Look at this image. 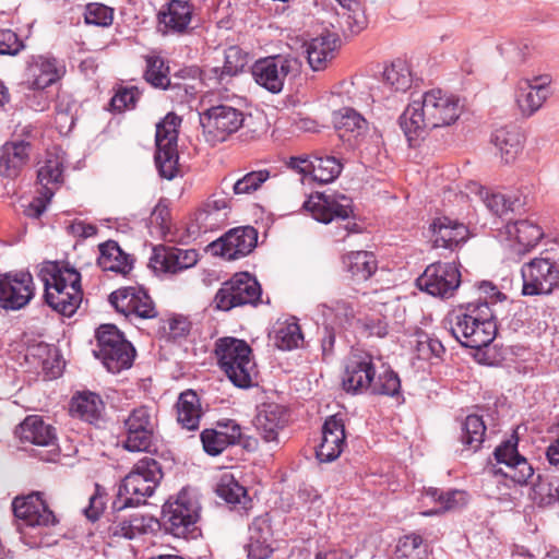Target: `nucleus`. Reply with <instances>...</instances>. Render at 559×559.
<instances>
[{
  "instance_id": "4be33fe9",
  "label": "nucleus",
  "mask_w": 559,
  "mask_h": 559,
  "mask_svg": "<svg viewBox=\"0 0 559 559\" xmlns=\"http://www.w3.org/2000/svg\"><path fill=\"white\" fill-rule=\"evenodd\" d=\"M111 510V514L108 518V532L111 536L133 539L140 535L158 532L157 519L153 515L143 514L138 511L127 513L126 510Z\"/></svg>"
},
{
  "instance_id": "09e8293b",
  "label": "nucleus",
  "mask_w": 559,
  "mask_h": 559,
  "mask_svg": "<svg viewBox=\"0 0 559 559\" xmlns=\"http://www.w3.org/2000/svg\"><path fill=\"white\" fill-rule=\"evenodd\" d=\"M216 493L227 503H241L247 498V490L231 475H223L216 488Z\"/></svg>"
},
{
  "instance_id": "e2e57ef3",
  "label": "nucleus",
  "mask_w": 559,
  "mask_h": 559,
  "mask_svg": "<svg viewBox=\"0 0 559 559\" xmlns=\"http://www.w3.org/2000/svg\"><path fill=\"white\" fill-rule=\"evenodd\" d=\"M106 493L102 492L98 484L95 485V492L90 497L88 506L84 509L85 516L92 521H97L105 509Z\"/></svg>"
},
{
  "instance_id": "5fc2aeb1",
  "label": "nucleus",
  "mask_w": 559,
  "mask_h": 559,
  "mask_svg": "<svg viewBox=\"0 0 559 559\" xmlns=\"http://www.w3.org/2000/svg\"><path fill=\"white\" fill-rule=\"evenodd\" d=\"M141 93L135 86L120 87L111 98L110 105L117 111L133 109Z\"/></svg>"
},
{
  "instance_id": "ea45409f",
  "label": "nucleus",
  "mask_w": 559,
  "mask_h": 559,
  "mask_svg": "<svg viewBox=\"0 0 559 559\" xmlns=\"http://www.w3.org/2000/svg\"><path fill=\"white\" fill-rule=\"evenodd\" d=\"M487 427L481 416L468 415L461 425L460 440L467 449L476 452L480 449Z\"/></svg>"
},
{
  "instance_id": "412c9836",
  "label": "nucleus",
  "mask_w": 559,
  "mask_h": 559,
  "mask_svg": "<svg viewBox=\"0 0 559 559\" xmlns=\"http://www.w3.org/2000/svg\"><path fill=\"white\" fill-rule=\"evenodd\" d=\"M302 209L323 224L335 218L346 219L353 213L352 200L342 193L314 192L304 202Z\"/></svg>"
},
{
  "instance_id": "1a4fd4ad",
  "label": "nucleus",
  "mask_w": 559,
  "mask_h": 559,
  "mask_svg": "<svg viewBox=\"0 0 559 559\" xmlns=\"http://www.w3.org/2000/svg\"><path fill=\"white\" fill-rule=\"evenodd\" d=\"M518 445L519 438L516 435H512L497 445L493 451L497 464L489 463L486 473L495 477H504L519 486L531 484L535 471L527 459L520 454Z\"/></svg>"
},
{
  "instance_id": "4c0bfd02",
  "label": "nucleus",
  "mask_w": 559,
  "mask_h": 559,
  "mask_svg": "<svg viewBox=\"0 0 559 559\" xmlns=\"http://www.w3.org/2000/svg\"><path fill=\"white\" fill-rule=\"evenodd\" d=\"M343 263L353 281H368L378 270L376 255L370 251H352L344 255Z\"/></svg>"
},
{
  "instance_id": "3c124183",
  "label": "nucleus",
  "mask_w": 559,
  "mask_h": 559,
  "mask_svg": "<svg viewBox=\"0 0 559 559\" xmlns=\"http://www.w3.org/2000/svg\"><path fill=\"white\" fill-rule=\"evenodd\" d=\"M269 178L267 169L250 171L234 182L231 188L235 194H249L257 191Z\"/></svg>"
},
{
  "instance_id": "e433bc0d",
  "label": "nucleus",
  "mask_w": 559,
  "mask_h": 559,
  "mask_svg": "<svg viewBox=\"0 0 559 559\" xmlns=\"http://www.w3.org/2000/svg\"><path fill=\"white\" fill-rule=\"evenodd\" d=\"M63 162L58 156H48L37 170L40 194L50 201L56 189L63 182Z\"/></svg>"
},
{
  "instance_id": "f704fd0d",
  "label": "nucleus",
  "mask_w": 559,
  "mask_h": 559,
  "mask_svg": "<svg viewBox=\"0 0 559 559\" xmlns=\"http://www.w3.org/2000/svg\"><path fill=\"white\" fill-rule=\"evenodd\" d=\"M159 23L175 33L187 31L192 19V4L186 0H170L167 10L158 14Z\"/></svg>"
},
{
  "instance_id": "37998d69",
  "label": "nucleus",
  "mask_w": 559,
  "mask_h": 559,
  "mask_svg": "<svg viewBox=\"0 0 559 559\" xmlns=\"http://www.w3.org/2000/svg\"><path fill=\"white\" fill-rule=\"evenodd\" d=\"M515 238L520 246L519 251L526 253L531 251L544 237L540 226L530 219H521L514 223Z\"/></svg>"
},
{
  "instance_id": "13d9d810",
  "label": "nucleus",
  "mask_w": 559,
  "mask_h": 559,
  "mask_svg": "<svg viewBox=\"0 0 559 559\" xmlns=\"http://www.w3.org/2000/svg\"><path fill=\"white\" fill-rule=\"evenodd\" d=\"M531 497L538 507L551 506L559 502V487L552 488L550 484H534Z\"/></svg>"
},
{
  "instance_id": "0eeeda50",
  "label": "nucleus",
  "mask_w": 559,
  "mask_h": 559,
  "mask_svg": "<svg viewBox=\"0 0 559 559\" xmlns=\"http://www.w3.org/2000/svg\"><path fill=\"white\" fill-rule=\"evenodd\" d=\"M214 353L219 368L235 386L248 389L253 385L252 349L246 341L229 336L221 337L215 342Z\"/></svg>"
},
{
  "instance_id": "6e6552de",
  "label": "nucleus",
  "mask_w": 559,
  "mask_h": 559,
  "mask_svg": "<svg viewBox=\"0 0 559 559\" xmlns=\"http://www.w3.org/2000/svg\"><path fill=\"white\" fill-rule=\"evenodd\" d=\"M95 337L97 349L94 355L109 372L119 373L132 366L135 349L115 324H102Z\"/></svg>"
},
{
  "instance_id": "a211bd4d",
  "label": "nucleus",
  "mask_w": 559,
  "mask_h": 559,
  "mask_svg": "<svg viewBox=\"0 0 559 559\" xmlns=\"http://www.w3.org/2000/svg\"><path fill=\"white\" fill-rule=\"evenodd\" d=\"M108 302L127 318L134 316L140 319H153L157 316L154 301L141 286L120 287L109 294Z\"/></svg>"
},
{
  "instance_id": "7c9ffc66",
  "label": "nucleus",
  "mask_w": 559,
  "mask_h": 559,
  "mask_svg": "<svg viewBox=\"0 0 559 559\" xmlns=\"http://www.w3.org/2000/svg\"><path fill=\"white\" fill-rule=\"evenodd\" d=\"M70 412L74 417L97 426L104 421L105 404L97 393L83 391L72 396Z\"/></svg>"
},
{
  "instance_id": "4d7b16f0",
  "label": "nucleus",
  "mask_w": 559,
  "mask_h": 559,
  "mask_svg": "<svg viewBox=\"0 0 559 559\" xmlns=\"http://www.w3.org/2000/svg\"><path fill=\"white\" fill-rule=\"evenodd\" d=\"M337 129L360 135L367 129V120L356 110L345 108L337 122Z\"/></svg>"
},
{
  "instance_id": "5701e85b",
  "label": "nucleus",
  "mask_w": 559,
  "mask_h": 559,
  "mask_svg": "<svg viewBox=\"0 0 559 559\" xmlns=\"http://www.w3.org/2000/svg\"><path fill=\"white\" fill-rule=\"evenodd\" d=\"M34 295L33 276L29 272L0 275V307L19 310L26 306Z\"/></svg>"
},
{
  "instance_id": "680f3d73",
  "label": "nucleus",
  "mask_w": 559,
  "mask_h": 559,
  "mask_svg": "<svg viewBox=\"0 0 559 559\" xmlns=\"http://www.w3.org/2000/svg\"><path fill=\"white\" fill-rule=\"evenodd\" d=\"M191 330V322L182 316H175L168 320L167 338L179 342L188 336Z\"/></svg>"
},
{
  "instance_id": "69168bd1",
  "label": "nucleus",
  "mask_w": 559,
  "mask_h": 559,
  "mask_svg": "<svg viewBox=\"0 0 559 559\" xmlns=\"http://www.w3.org/2000/svg\"><path fill=\"white\" fill-rule=\"evenodd\" d=\"M248 559H267L273 554L271 542L250 539L245 546Z\"/></svg>"
},
{
  "instance_id": "338daca9",
  "label": "nucleus",
  "mask_w": 559,
  "mask_h": 559,
  "mask_svg": "<svg viewBox=\"0 0 559 559\" xmlns=\"http://www.w3.org/2000/svg\"><path fill=\"white\" fill-rule=\"evenodd\" d=\"M167 90H170L171 92H174V97L179 103L191 102L198 93L197 87L192 84L181 83V82H171V81H170V85L167 86Z\"/></svg>"
},
{
  "instance_id": "c9c22d12",
  "label": "nucleus",
  "mask_w": 559,
  "mask_h": 559,
  "mask_svg": "<svg viewBox=\"0 0 559 559\" xmlns=\"http://www.w3.org/2000/svg\"><path fill=\"white\" fill-rule=\"evenodd\" d=\"M491 141L500 151L504 163L513 162L523 150L524 135L515 126L498 129L492 134Z\"/></svg>"
},
{
  "instance_id": "f8f14e48",
  "label": "nucleus",
  "mask_w": 559,
  "mask_h": 559,
  "mask_svg": "<svg viewBox=\"0 0 559 559\" xmlns=\"http://www.w3.org/2000/svg\"><path fill=\"white\" fill-rule=\"evenodd\" d=\"M299 67L298 59L293 56L274 55L257 60L251 73L257 84L272 94H278L284 88L286 78L295 76Z\"/></svg>"
},
{
  "instance_id": "39448f33",
  "label": "nucleus",
  "mask_w": 559,
  "mask_h": 559,
  "mask_svg": "<svg viewBox=\"0 0 559 559\" xmlns=\"http://www.w3.org/2000/svg\"><path fill=\"white\" fill-rule=\"evenodd\" d=\"M164 477L160 462L151 456H143L122 479L117 498L111 509L123 511L146 502Z\"/></svg>"
},
{
  "instance_id": "6e6d98bb",
  "label": "nucleus",
  "mask_w": 559,
  "mask_h": 559,
  "mask_svg": "<svg viewBox=\"0 0 559 559\" xmlns=\"http://www.w3.org/2000/svg\"><path fill=\"white\" fill-rule=\"evenodd\" d=\"M25 43L10 28L0 29V56H16L25 49Z\"/></svg>"
},
{
  "instance_id": "49530a36",
  "label": "nucleus",
  "mask_w": 559,
  "mask_h": 559,
  "mask_svg": "<svg viewBox=\"0 0 559 559\" xmlns=\"http://www.w3.org/2000/svg\"><path fill=\"white\" fill-rule=\"evenodd\" d=\"M344 12V20L350 35H356L367 27V17L358 0H336Z\"/></svg>"
},
{
  "instance_id": "20e7f679",
  "label": "nucleus",
  "mask_w": 559,
  "mask_h": 559,
  "mask_svg": "<svg viewBox=\"0 0 559 559\" xmlns=\"http://www.w3.org/2000/svg\"><path fill=\"white\" fill-rule=\"evenodd\" d=\"M39 278L45 287V301L62 316H73L83 300L80 272L69 263L44 262Z\"/></svg>"
},
{
  "instance_id": "c85d7f7f",
  "label": "nucleus",
  "mask_w": 559,
  "mask_h": 559,
  "mask_svg": "<svg viewBox=\"0 0 559 559\" xmlns=\"http://www.w3.org/2000/svg\"><path fill=\"white\" fill-rule=\"evenodd\" d=\"M288 421L287 411L277 403H263L258 406L254 426L265 442L277 441L278 432Z\"/></svg>"
},
{
  "instance_id": "b1692460",
  "label": "nucleus",
  "mask_w": 559,
  "mask_h": 559,
  "mask_svg": "<svg viewBox=\"0 0 559 559\" xmlns=\"http://www.w3.org/2000/svg\"><path fill=\"white\" fill-rule=\"evenodd\" d=\"M33 144L29 140H11L0 146V177L19 178L29 163Z\"/></svg>"
},
{
  "instance_id": "de8ad7c7",
  "label": "nucleus",
  "mask_w": 559,
  "mask_h": 559,
  "mask_svg": "<svg viewBox=\"0 0 559 559\" xmlns=\"http://www.w3.org/2000/svg\"><path fill=\"white\" fill-rule=\"evenodd\" d=\"M200 439L204 452L211 456H217L229 445H235V436H223L217 427L204 429L200 435Z\"/></svg>"
},
{
  "instance_id": "a878e982",
  "label": "nucleus",
  "mask_w": 559,
  "mask_h": 559,
  "mask_svg": "<svg viewBox=\"0 0 559 559\" xmlns=\"http://www.w3.org/2000/svg\"><path fill=\"white\" fill-rule=\"evenodd\" d=\"M346 445L345 425L337 415L328 417L322 426V438L316 456L322 463L335 461Z\"/></svg>"
},
{
  "instance_id": "79ce46f5",
  "label": "nucleus",
  "mask_w": 559,
  "mask_h": 559,
  "mask_svg": "<svg viewBox=\"0 0 559 559\" xmlns=\"http://www.w3.org/2000/svg\"><path fill=\"white\" fill-rule=\"evenodd\" d=\"M383 80L395 92H406L413 82L409 66L403 59L394 60L384 69Z\"/></svg>"
},
{
  "instance_id": "0e129e2a",
  "label": "nucleus",
  "mask_w": 559,
  "mask_h": 559,
  "mask_svg": "<svg viewBox=\"0 0 559 559\" xmlns=\"http://www.w3.org/2000/svg\"><path fill=\"white\" fill-rule=\"evenodd\" d=\"M358 322L370 336L384 337L388 334V322L383 317L367 316Z\"/></svg>"
},
{
  "instance_id": "603ef678",
  "label": "nucleus",
  "mask_w": 559,
  "mask_h": 559,
  "mask_svg": "<svg viewBox=\"0 0 559 559\" xmlns=\"http://www.w3.org/2000/svg\"><path fill=\"white\" fill-rule=\"evenodd\" d=\"M484 203L492 214L499 217H502L509 212H514L518 207L523 205L519 198L511 199L502 193L487 194Z\"/></svg>"
},
{
  "instance_id": "f03ea898",
  "label": "nucleus",
  "mask_w": 559,
  "mask_h": 559,
  "mask_svg": "<svg viewBox=\"0 0 559 559\" xmlns=\"http://www.w3.org/2000/svg\"><path fill=\"white\" fill-rule=\"evenodd\" d=\"M461 115L460 99L439 88L425 92L419 100H413L399 118L411 146L428 130L455 122Z\"/></svg>"
},
{
  "instance_id": "c756f323",
  "label": "nucleus",
  "mask_w": 559,
  "mask_h": 559,
  "mask_svg": "<svg viewBox=\"0 0 559 559\" xmlns=\"http://www.w3.org/2000/svg\"><path fill=\"white\" fill-rule=\"evenodd\" d=\"M341 46L338 34L329 31L312 38L306 48L307 59L313 71L324 70L328 63L334 59L336 50Z\"/></svg>"
},
{
  "instance_id": "dca6fc26",
  "label": "nucleus",
  "mask_w": 559,
  "mask_h": 559,
  "mask_svg": "<svg viewBox=\"0 0 559 559\" xmlns=\"http://www.w3.org/2000/svg\"><path fill=\"white\" fill-rule=\"evenodd\" d=\"M245 114L233 106L219 104L200 114V124L212 142H224L243 124Z\"/></svg>"
},
{
  "instance_id": "9d476101",
  "label": "nucleus",
  "mask_w": 559,
  "mask_h": 559,
  "mask_svg": "<svg viewBox=\"0 0 559 559\" xmlns=\"http://www.w3.org/2000/svg\"><path fill=\"white\" fill-rule=\"evenodd\" d=\"M180 123L181 119L176 114L168 112L156 124L154 162L158 175L167 180H173L179 174L177 142Z\"/></svg>"
},
{
  "instance_id": "ddd939ff",
  "label": "nucleus",
  "mask_w": 559,
  "mask_h": 559,
  "mask_svg": "<svg viewBox=\"0 0 559 559\" xmlns=\"http://www.w3.org/2000/svg\"><path fill=\"white\" fill-rule=\"evenodd\" d=\"M15 435L22 442L43 448L36 450L35 455L44 462H56L59 457V445L57 443L56 428L47 424L39 415H28L16 427Z\"/></svg>"
},
{
  "instance_id": "4468645a",
  "label": "nucleus",
  "mask_w": 559,
  "mask_h": 559,
  "mask_svg": "<svg viewBox=\"0 0 559 559\" xmlns=\"http://www.w3.org/2000/svg\"><path fill=\"white\" fill-rule=\"evenodd\" d=\"M461 277L455 263L439 261L425 269L424 273L417 277L416 286L433 297L448 299L454 296L461 284Z\"/></svg>"
},
{
  "instance_id": "58836bf2",
  "label": "nucleus",
  "mask_w": 559,
  "mask_h": 559,
  "mask_svg": "<svg viewBox=\"0 0 559 559\" xmlns=\"http://www.w3.org/2000/svg\"><path fill=\"white\" fill-rule=\"evenodd\" d=\"M247 53L238 46H230L225 50V61L222 68L211 69L218 84H227L229 79L241 73L248 63Z\"/></svg>"
},
{
  "instance_id": "2f4dec72",
  "label": "nucleus",
  "mask_w": 559,
  "mask_h": 559,
  "mask_svg": "<svg viewBox=\"0 0 559 559\" xmlns=\"http://www.w3.org/2000/svg\"><path fill=\"white\" fill-rule=\"evenodd\" d=\"M27 71L33 78L34 90H45L61 78V70L53 57L32 56L27 60Z\"/></svg>"
},
{
  "instance_id": "8fccbe9b",
  "label": "nucleus",
  "mask_w": 559,
  "mask_h": 559,
  "mask_svg": "<svg viewBox=\"0 0 559 559\" xmlns=\"http://www.w3.org/2000/svg\"><path fill=\"white\" fill-rule=\"evenodd\" d=\"M114 9L104 3L91 2L85 5L84 21L88 25L108 27L114 21Z\"/></svg>"
},
{
  "instance_id": "f3484780",
  "label": "nucleus",
  "mask_w": 559,
  "mask_h": 559,
  "mask_svg": "<svg viewBox=\"0 0 559 559\" xmlns=\"http://www.w3.org/2000/svg\"><path fill=\"white\" fill-rule=\"evenodd\" d=\"M524 296L548 295L559 285V267L548 258H535L521 270Z\"/></svg>"
},
{
  "instance_id": "393cba45",
  "label": "nucleus",
  "mask_w": 559,
  "mask_h": 559,
  "mask_svg": "<svg viewBox=\"0 0 559 559\" xmlns=\"http://www.w3.org/2000/svg\"><path fill=\"white\" fill-rule=\"evenodd\" d=\"M198 257L194 249L157 246L150 258V266L155 272L176 274L192 267L198 262Z\"/></svg>"
},
{
  "instance_id": "2eb2a0df",
  "label": "nucleus",
  "mask_w": 559,
  "mask_h": 559,
  "mask_svg": "<svg viewBox=\"0 0 559 559\" xmlns=\"http://www.w3.org/2000/svg\"><path fill=\"white\" fill-rule=\"evenodd\" d=\"M126 438L122 447L129 452H148L155 442L156 425L151 408L141 405L133 408L123 420Z\"/></svg>"
},
{
  "instance_id": "423d86ee",
  "label": "nucleus",
  "mask_w": 559,
  "mask_h": 559,
  "mask_svg": "<svg viewBox=\"0 0 559 559\" xmlns=\"http://www.w3.org/2000/svg\"><path fill=\"white\" fill-rule=\"evenodd\" d=\"M200 510L199 502L182 489L163 504L157 519L158 531L163 530L176 538L195 539L201 534L198 526Z\"/></svg>"
},
{
  "instance_id": "f257e3e1",
  "label": "nucleus",
  "mask_w": 559,
  "mask_h": 559,
  "mask_svg": "<svg viewBox=\"0 0 559 559\" xmlns=\"http://www.w3.org/2000/svg\"><path fill=\"white\" fill-rule=\"evenodd\" d=\"M478 290L485 295L475 301L462 304L452 310L444 320L452 336L466 348L481 349L488 347L495 340L498 326L495 310L491 305L506 299L491 282L484 281Z\"/></svg>"
},
{
  "instance_id": "7ed1b4c3",
  "label": "nucleus",
  "mask_w": 559,
  "mask_h": 559,
  "mask_svg": "<svg viewBox=\"0 0 559 559\" xmlns=\"http://www.w3.org/2000/svg\"><path fill=\"white\" fill-rule=\"evenodd\" d=\"M342 386L352 394L369 391L373 395H385L404 401L399 374L391 368H386L376 377L373 356L360 348L352 349L346 357Z\"/></svg>"
},
{
  "instance_id": "6ab92c4d",
  "label": "nucleus",
  "mask_w": 559,
  "mask_h": 559,
  "mask_svg": "<svg viewBox=\"0 0 559 559\" xmlns=\"http://www.w3.org/2000/svg\"><path fill=\"white\" fill-rule=\"evenodd\" d=\"M258 243V230L252 226H239L229 229L212 241L207 249L228 261L243 258L252 252Z\"/></svg>"
},
{
  "instance_id": "9b49d317",
  "label": "nucleus",
  "mask_w": 559,
  "mask_h": 559,
  "mask_svg": "<svg viewBox=\"0 0 559 559\" xmlns=\"http://www.w3.org/2000/svg\"><path fill=\"white\" fill-rule=\"evenodd\" d=\"M261 295V285L257 278L248 272H239L222 284L213 304L217 310L229 311L246 305L257 306Z\"/></svg>"
},
{
  "instance_id": "a18cd8bd",
  "label": "nucleus",
  "mask_w": 559,
  "mask_h": 559,
  "mask_svg": "<svg viewBox=\"0 0 559 559\" xmlns=\"http://www.w3.org/2000/svg\"><path fill=\"white\" fill-rule=\"evenodd\" d=\"M304 335L296 321L280 323L274 330V343L278 349L292 350L302 343Z\"/></svg>"
},
{
  "instance_id": "052dcab7",
  "label": "nucleus",
  "mask_w": 559,
  "mask_h": 559,
  "mask_svg": "<svg viewBox=\"0 0 559 559\" xmlns=\"http://www.w3.org/2000/svg\"><path fill=\"white\" fill-rule=\"evenodd\" d=\"M319 308H322V313L325 314V310L330 313H335L336 317H343V322L350 324L355 319V312L352 304L337 299L331 301V304L322 302L319 305Z\"/></svg>"
},
{
  "instance_id": "cd10ccee",
  "label": "nucleus",
  "mask_w": 559,
  "mask_h": 559,
  "mask_svg": "<svg viewBox=\"0 0 559 559\" xmlns=\"http://www.w3.org/2000/svg\"><path fill=\"white\" fill-rule=\"evenodd\" d=\"M433 248L454 251L468 239V228L448 216L437 217L430 225Z\"/></svg>"
},
{
  "instance_id": "c03bdc74",
  "label": "nucleus",
  "mask_w": 559,
  "mask_h": 559,
  "mask_svg": "<svg viewBox=\"0 0 559 559\" xmlns=\"http://www.w3.org/2000/svg\"><path fill=\"white\" fill-rule=\"evenodd\" d=\"M145 61V81L155 88L167 90L171 80L168 76L169 67L166 61L159 56H146Z\"/></svg>"
},
{
  "instance_id": "864d4df0",
  "label": "nucleus",
  "mask_w": 559,
  "mask_h": 559,
  "mask_svg": "<svg viewBox=\"0 0 559 559\" xmlns=\"http://www.w3.org/2000/svg\"><path fill=\"white\" fill-rule=\"evenodd\" d=\"M423 537L418 534H409L401 537L396 545V559H421L420 547Z\"/></svg>"
},
{
  "instance_id": "aec40b11",
  "label": "nucleus",
  "mask_w": 559,
  "mask_h": 559,
  "mask_svg": "<svg viewBox=\"0 0 559 559\" xmlns=\"http://www.w3.org/2000/svg\"><path fill=\"white\" fill-rule=\"evenodd\" d=\"M12 511L16 519L29 527H50L59 523L40 491L15 497L12 501Z\"/></svg>"
},
{
  "instance_id": "72a5a7b5",
  "label": "nucleus",
  "mask_w": 559,
  "mask_h": 559,
  "mask_svg": "<svg viewBox=\"0 0 559 559\" xmlns=\"http://www.w3.org/2000/svg\"><path fill=\"white\" fill-rule=\"evenodd\" d=\"M178 424L189 431H194L200 426L202 408L200 399L193 390H186L179 394L176 403Z\"/></svg>"
},
{
  "instance_id": "bb28decb",
  "label": "nucleus",
  "mask_w": 559,
  "mask_h": 559,
  "mask_svg": "<svg viewBox=\"0 0 559 559\" xmlns=\"http://www.w3.org/2000/svg\"><path fill=\"white\" fill-rule=\"evenodd\" d=\"M551 83L549 74L534 76L532 81H524L520 85L515 100L523 116L530 117L535 114L549 96L548 86Z\"/></svg>"
},
{
  "instance_id": "a19ab883",
  "label": "nucleus",
  "mask_w": 559,
  "mask_h": 559,
  "mask_svg": "<svg viewBox=\"0 0 559 559\" xmlns=\"http://www.w3.org/2000/svg\"><path fill=\"white\" fill-rule=\"evenodd\" d=\"M343 169L341 162L334 156H312L310 175L319 183L334 181Z\"/></svg>"
},
{
  "instance_id": "774afa93",
  "label": "nucleus",
  "mask_w": 559,
  "mask_h": 559,
  "mask_svg": "<svg viewBox=\"0 0 559 559\" xmlns=\"http://www.w3.org/2000/svg\"><path fill=\"white\" fill-rule=\"evenodd\" d=\"M336 334L334 328L328 324H324L321 332V350L323 359L326 360L334 354Z\"/></svg>"
},
{
  "instance_id": "bf43d9fd",
  "label": "nucleus",
  "mask_w": 559,
  "mask_h": 559,
  "mask_svg": "<svg viewBox=\"0 0 559 559\" xmlns=\"http://www.w3.org/2000/svg\"><path fill=\"white\" fill-rule=\"evenodd\" d=\"M248 533V538L250 539L271 542L273 534L271 521L267 514L254 518L251 524L249 525Z\"/></svg>"
},
{
  "instance_id": "473e14b6",
  "label": "nucleus",
  "mask_w": 559,
  "mask_h": 559,
  "mask_svg": "<svg viewBox=\"0 0 559 559\" xmlns=\"http://www.w3.org/2000/svg\"><path fill=\"white\" fill-rule=\"evenodd\" d=\"M98 249L97 264L102 270L123 275L131 271L133 259L120 248L117 241L107 240L100 243Z\"/></svg>"
}]
</instances>
